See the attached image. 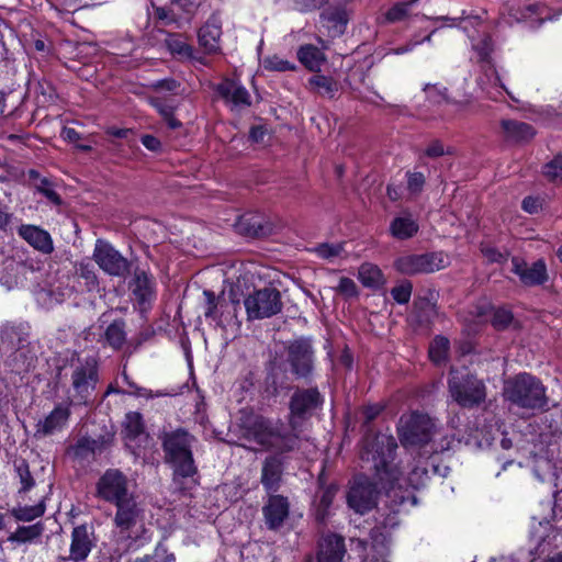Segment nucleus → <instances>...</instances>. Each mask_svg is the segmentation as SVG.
<instances>
[{
  "label": "nucleus",
  "mask_w": 562,
  "mask_h": 562,
  "mask_svg": "<svg viewBox=\"0 0 562 562\" xmlns=\"http://www.w3.org/2000/svg\"><path fill=\"white\" fill-rule=\"evenodd\" d=\"M513 321V314L510 311L506 308H497L495 310L492 318V324L497 329H503L507 327Z\"/></svg>",
  "instance_id": "4d7b16f0"
},
{
  "label": "nucleus",
  "mask_w": 562,
  "mask_h": 562,
  "mask_svg": "<svg viewBox=\"0 0 562 562\" xmlns=\"http://www.w3.org/2000/svg\"><path fill=\"white\" fill-rule=\"evenodd\" d=\"M262 510L267 526L277 529L289 516V502L281 495H271Z\"/></svg>",
  "instance_id": "393cba45"
},
{
  "label": "nucleus",
  "mask_w": 562,
  "mask_h": 562,
  "mask_svg": "<svg viewBox=\"0 0 562 562\" xmlns=\"http://www.w3.org/2000/svg\"><path fill=\"white\" fill-rule=\"evenodd\" d=\"M503 394L506 401L522 408L536 409L547 405L544 386L529 373H519L506 380Z\"/></svg>",
  "instance_id": "423d86ee"
},
{
  "label": "nucleus",
  "mask_w": 562,
  "mask_h": 562,
  "mask_svg": "<svg viewBox=\"0 0 562 562\" xmlns=\"http://www.w3.org/2000/svg\"><path fill=\"white\" fill-rule=\"evenodd\" d=\"M418 223L411 214H403L393 218L390 225L391 235L396 239H408L417 234Z\"/></svg>",
  "instance_id": "c756f323"
},
{
  "label": "nucleus",
  "mask_w": 562,
  "mask_h": 562,
  "mask_svg": "<svg viewBox=\"0 0 562 562\" xmlns=\"http://www.w3.org/2000/svg\"><path fill=\"white\" fill-rule=\"evenodd\" d=\"M95 447V440H91L89 438H81L80 440H78L77 445L74 448L75 454L83 456L86 452H94Z\"/></svg>",
  "instance_id": "0e129e2a"
},
{
  "label": "nucleus",
  "mask_w": 562,
  "mask_h": 562,
  "mask_svg": "<svg viewBox=\"0 0 562 562\" xmlns=\"http://www.w3.org/2000/svg\"><path fill=\"white\" fill-rule=\"evenodd\" d=\"M236 231L246 237L262 238L274 233V225L270 220L258 214H246L240 216L236 224Z\"/></svg>",
  "instance_id": "6ab92c4d"
},
{
  "label": "nucleus",
  "mask_w": 562,
  "mask_h": 562,
  "mask_svg": "<svg viewBox=\"0 0 562 562\" xmlns=\"http://www.w3.org/2000/svg\"><path fill=\"white\" fill-rule=\"evenodd\" d=\"M419 0H404L395 3L385 14L389 22H400L406 19L411 13L413 7Z\"/></svg>",
  "instance_id": "a19ab883"
},
{
  "label": "nucleus",
  "mask_w": 562,
  "mask_h": 562,
  "mask_svg": "<svg viewBox=\"0 0 562 562\" xmlns=\"http://www.w3.org/2000/svg\"><path fill=\"white\" fill-rule=\"evenodd\" d=\"M16 473L22 485L21 492H27L34 486V480L30 473L29 465L25 461H21L16 464Z\"/></svg>",
  "instance_id": "603ef678"
},
{
  "label": "nucleus",
  "mask_w": 562,
  "mask_h": 562,
  "mask_svg": "<svg viewBox=\"0 0 562 562\" xmlns=\"http://www.w3.org/2000/svg\"><path fill=\"white\" fill-rule=\"evenodd\" d=\"M346 243H322L308 250L317 258L323 259L330 263H336L341 259L347 258Z\"/></svg>",
  "instance_id": "7c9ffc66"
},
{
  "label": "nucleus",
  "mask_w": 562,
  "mask_h": 562,
  "mask_svg": "<svg viewBox=\"0 0 562 562\" xmlns=\"http://www.w3.org/2000/svg\"><path fill=\"white\" fill-rule=\"evenodd\" d=\"M391 294L397 303H407L412 294L411 283H400L397 286L392 289Z\"/></svg>",
  "instance_id": "bf43d9fd"
},
{
  "label": "nucleus",
  "mask_w": 562,
  "mask_h": 562,
  "mask_svg": "<svg viewBox=\"0 0 562 562\" xmlns=\"http://www.w3.org/2000/svg\"><path fill=\"white\" fill-rule=\"evenodd\" d=\"M221 18L217 13H213L199 30V44L206 54H216L221 50Z\"/></svg>",
  "instance_id": "412c9836"
},
{
  "label": "nucleus",
  "mask_w": 562,
  "mask_h": 562,
  "mask_svg": "<svg viewBox=\"0 0 562 562\" xmlns=\"http://www.w3.org/2000/svg\"><path fill=\"white\" fill-rule=\"evenodd\" d=\"M407 190L416 195L422 192L425 184V176L422 172H407Z\"/></svg>",
  "instance_id": "6e6d98bb"
},
{
  "label": "nucleus",
  "mask_w": 562,
  "mask_h": 562,
  "mask_svg": "<svg viewBox=\"0 0 562 562\" xmlns=\"http://www.w3.org/2000/svg\"><path fill=\"white\" fill-rule=\"evenodd\" d=\"M36 190L42 193L48 201H50L55 205L61 204V199L59 194L55 191L52 182L46 179H40V182L36 184Z\"/></svg>",
  "instance_id": "8fccbe9b"
},
{
  "label": "nucleus",
  "mask_w": 562,
  "mask_h": 562,
  "mask_svg": "<svg viewBox=\"0 0 562 562\" xmlns=\"http://www.w3.org/2000/svg\"><path fill=\"white\" fill-rule=\"evenodd\" d=\"M45 512V505L43 502L34 506H23L14 510L16 519L22 521H31L37 517H41Z\"/></svg>",
  "instance_id": "de8ad7c7"
},
{
  "label": "nucleus",
  "mask_w": 562,
  "mask_h": 562,
  "mask_svg": "<svg viewBox=\"0 0 562 562\" xmlns=\"http://www.w3.org/2000/svg\"><path fill=\"white\" fill-rule=\"evenodd\" d=\"M203 295L206 299L207 307L204 312L205 317H212L215 318V312H216V296L213 292L204 290Z\"/></svg>",
  "instance_id": "338daca9"
},
{
  "label": "nucleus",
  "mask_w": 562,
  "mask_h": 562,
  "mask_svg": "<svg viewBox=\"0 0 562 562\" xmlns=\"http://www.w3.org/2000/svg\"><path fill=\"white\" fill-rule=\"evenodd\" d=\"M501 130L504 139L513 144L528 142L536 134L530 124L510 119H504L501 121Z\"/></svg>",
  "instance_id": "a878e982"
},
{
  "label": "nucleus",
  "mask_w": 562,
  "mask_h": 562,
  "mask_svg": "<svg viewBox=\"0 0 562 562\" xmlns=\"http://www.w3.org/2000/svg\"><path fill=\"white\" fill-rule=\"evenodd\" d=\"M98 496L102 499L117 504L133 495L127 490L126 476L116 469H110L100 477L97 484Z\"/></svg>",
  "instance_id": "ddd939ff"
},
{
  "label": "nucleus",
  "mask_w": 562,
  "mask_h": 562,
  "mask_svg": "<svg viewBox=\"0 0 562 562\" xmlns=\"http://www.w3.org/2000/svg\"><path fill=\"white\" fill-rule=\"evenodd\" d=\"M288 360L295 374L306 376L313 367V351L307 340H296L289 346Z\"/></svg>",
  "instance_id": "a211bd4d"
},
{
  "label": "nucleus",
  "mask_w": 562,
  "mask_h": 562,
  "mask_svg": "<svg viewBox=\"0 0 562 562\" xmlns=\"http://www.w3.org/2000/svg\"><path fill=\"white\" fill-rule=\"evenodd\" d=\"M124 436L130 442L135 441L136 446H140L147 441L148 436L144 432L142 415L136 412H130L125 416Z\"/></svg>",
  "instance_id": "2f4dec72"
},
{
  "label": "nucleus",
  "mask_w": 562,
  "mask_h": 562,
  "mask_svg": "<svg viewBox=\"0 0 562 562\" xmlns=\"http://www.w3.org/2000/svg\"><path fill=\"white\" fill-rule=\"evenodd\" d=\"M512 271L522 281H546L548 278L543 259H538L529 266L524 259L514 257L512 259Z\"/></svg>",
  "instance_id": "bb28decb"
},
{
  "label": "nucleus",
  "mask_w": 562,
  "mask_h": 562,
  "mask_svg": "<svg viewBox=\"0 0 562 562\" xmlns=\"http://www.w3.org/2000/svg\"><path fill=\"white\" fill-rule=\"evenodd\" d=\"M69 416L70 409L68 405H56L50 413L37 420L34 436L36 438H45L61 431L67 425Z\"/></svg>",
  "instance_id": "f3484780"
},
{
  "label": "nucleus",
  "mask_w": 562,
  "mask_h": 562,
  "mask_svg": "<svg viewBox=\"0 0 562 562\" xmlns=\"http://www.w3.org/2000/svg\"><path fill=\"white\" fill-rule=\"evenodd\" d=\"M484 77L486 78L487 80V83L493 87V88H496V87H499L501 89H504L507 94L512 98V100L514 101H518L516 98H514L512 95V93L506 89L505 85L503 83V77L502 75L497 71V69L493 66H487V68L485 69V75Z\"/></svg>",
  "instance_id": "5fc2aeb1"
},
{
  "label": "nucleus",
  "mask_w": 562,
  "mask_h": 562,
  "mask_svg": "<svg viewBox=\"0 0 562 562\" xmlns=\"http://www.w3.org/2000/svg\"><path fill=\"white\" fill-rule=\"evenodd\" d=\"M448 153L449 151L445 149L443 144L439 140L431 142L425 150V155L430 158L441 157Z\"/></svg>",
  "instance_id": "69168bd1"
},
{
  "label": "nucleus",
  "mask_w": 562,
  "mask_h": 562,
  "mask_svg": "<svg viewBox=\"0 0 562 562\" xmlns=\"http://www.w3.org/2000/svg\"><path fill=\"white\" fill-rule=\"evenodd\" d=\"M18 233L30 246L42 254L53 252L54 244L48 232L35 225H21Z\"/></svg>",
  "instance_id": "5701e85b"
},
{
  "label": "nucleus",
  "mask_w": 562,
  "mask_h": 562,
  "mask_svg": "<svg viewBox=\"0 0 562 562\" xmlns=\"http://www.w3.org/2000/svg\"><path fill=\"white\" fill-rule=\"evenodd\" d=\"M134 301L139 305L142 310L146 308L154 297L153 283H134L132 290Z\"/></svg>",
  "instance_id": "c03bdc74"
},
{
  "label": "nucleus",
  "mask_w": 562,
  "mask_h": 562,
  "mask_svg": "<svg viewBox=\"0 0 562 562\" xmlns=\"http://www.w3.org/2000/svg\"><path fill=\"white\" fill-rule=\"evenodd\" d=\"M449 259L442 252H429L423 255H407L398 258L394 266L403 274L431 273L443 269Z\"/></svg>",
  "instance_id": "9b49d317"
},
{
  "label": "nucleus",
  "mask_w": 562,
  "mask_h": 562,
  "mask_svg": "<svg viewBox=\"0 0 562 562\" xmlns=\"http://www.w3.org/2000/svg\"><path fill=\"white\" fill-rule=\"evenodd\" d=\"M348 15L342 7L329 5L321 14V23L330 36L336 37L345 32Z\"/></svg>",
  "instance_id": "cd10ccee"
},
{
  "label": "nucleus",
  "mask_w": 562,
  "mask_h": 562,
  "mask_svg": "<svg viewBox=\"0 0 562 562\" xmlns=\"http://www.w3.org/2000/svg\"><path fill=\"white\" fill-rule=\"evenodd\" d=\"M398 515L396 510H392L371 532L372 548L376 551L378 558H367L363 562H389L386 560L387 544L390 542V531L398 526Z\"/></svg>",
  "instance_id": "dca6fc26"
},
{
  "label": "nucleus",
  "mask_w": 562,
  "mask_h": 562,
  "mask_svg": "<svg viewBox=\"0 0 562 562\" xmlns=\"http://www.w3.org/2000/svg\"><path fill=\"white\" fill-rule=\"evenodd\" d=\"M166 47L178 59H194V49L180 34H168Z\"/></svg>",
  "instance_id": "f704fd0d"
},
{
  "label": "nucleus",
  "mask_w": 562,
  "mask_h": 562,
  "mask_svg": "<svg viewBox=\"0 0 562 562\" xmlns=\"http://www.w3.org/2000/svg\"><path fill=\"white\" fill-rule=\"evenodd\" d=\"M307 87L311 91L328 98H333L338 90V83L335 79L321 74L313 75L307 81Z\"/></svg>",
  "instance_id": "c9c22d12"
},
{
  "label": "nucleus",
  "mask_w": 562,
  "mask_h": 562,
  "mask_svg": "<svg viewBox=\"0 0 562 562\" xmlns=\"http://www.w3.org/2000/svg\"><path fill=\"white\" fill-rule=\"evenodd\" d=\"M532 470L536 477L541 482L550 481L554 475L553 464L547 458H536Z\"/></svg>",
  "instance_id": "49530a36"
},
{
  "label": "nucleus",
  "mask_w": 562,
  "mask_h": 562,
  "mask_svg": "<svg viewBox=\"0 0 562 562\" xmlns=\"http://www.w3.org/2000/svg\"><path fill=\"white\" fill-rule=\"evenodd\" d=\"M396 448L397 443L392 434H368L362 440L360 459L374 470L380 484L386 490L387 497L400 498V504H403L412 498L408 487L417 490L426 484L429 476L424 463L425 456L429 454L430 450H424L416 464L404 476L403 471L394 463Z\"/></svg>",
  "instance_id": "f257e3e1"
},
{
  "label": "nucleus",
  "mask_w": 562,
  "mask_h": 562,
  "mask_svg": "<svg viewBox=\"0 0 562 562\" xmlns=\"http://www.w3.org/2000/svg\"><path fill=\"white\" fill-rule=\"evenodd\" d=\"M336 492L337 488L334 485H330L323 491L316 508V519L318 521L324 522L327 518L329 514L328 510L336 495Z\"/></svg>",
  "instance_id": "79ce46f5"
},
{
  "label": "nucleus",
  "mask_w": 562,
  "mask_h": 562,
  "mask_svg": "<svg viewBox=\"0 0 562 562\" xmlns=\"http://www.w3.org/2000/svg\"><path fill=\"white\" fill-rule=\"evenodd\" d=\"M375 485L368 477L358 476L350 486L347 502L350 508L362 515L375 505Z\"/></svg>",
  "instance_id": "2eb2a0df"
},
{
  "label": "nucleus",
  "mask_w": 562,
  "mask_h": 562,
  "mask_svg": "<svg viewBox=\"0 0 562 562\" xmlns=\"http://www.w3.org/2000/svg\"><path fill=\"white\" fill-rule=\"evenodd\" d=\"M427 98L434 103H441L447 100L446 89H439L436 86H426L425 88Z\"/></svg>",
  "instance_id": "e2e57ef3"
},
{
  "label": "nucleus",
  "mask_w": 562,
  "mask_h": 562,
  "mask_svg": "<svg viewBox=\"0 0 562 562\" xmlns=\"http://www.w3.org/2000/svg\"><path fill=\"white\" fill-rule=\"evenodd\" d=\"M434 424L429 416L419 413L403 415L398 423V436L405 449L413 453L426 449L432 437Z\"/></svg>",
  "instance_id": "6e6552de"
},
{
  "label": "nucleus",
  "mask_w": 562,
  "mask_h": 562,
  "mask_svg": "<svg viewBox=\"0 0 562 562\" xmlns=\"http://www.w3.org/2000/svg\"><path fill=\"white\" fill-rule=\"evenodd\" d=\"M546 515H533L531 517L529 540L532 546L531 553L535 555H542L550 552L551 549L559 547V540H562V535L552 525L555 519V513L550 502L541 503Z\"/></svg>",
  "instance_id": "0eeeda50"
},
{
  "label": "nucleus",
  "mask_w": 562,
  "mask_h": 562,
  "mask_svg": "<svg viewBox=\"0 0 562 562\" xmlns=\"http://www.w3.org/2000/svg\"><path fill=\"white\" fill-rule=\"evenodd\" d=\"M130 562H176V557L168 551L162 542H159L151 554L136 558Z\"/></svg>",
  "instance_id": "37998d69"
},
{
  "label": "nucleus",
  "mask_w": 562,
  "mask_h": 562,
  "mask_svg": "<svg viewBox=\"0 0 562 562\" xmlns=\"http://www.w3.org/2000/svg\"><path fill=\"white\" fill-rule=\"evenodd\" d=\"M124 327L125 325L123 321H115L106 327L104 331V339L113 349H120L124 345L126 340Z\"/></svg>",
  "instance_id": "4c0bfd02"
},
{
  "label": "nucleus",
  "mask_w": 562,
  "mask_h": 562,
  "mask_svg": "<svg viewBox=\"0 0 562 562\" xmlns=\"http://www.w3.org/2000/svg\"><path fill=\"white\" fill-rule=\"evenodd\" d=\"M382 271L373 263L366 262L359 268V281H380Z\"/></svg>",
  "instance_id": "3c124183"
},
{
  "label": "nucleus",
  "mask_w": 562,
  "mask_h": 562,
  "mask_svg": "<svg viewBox=\"0 0 562 562\" xmlns=\"http://www.w3.org/2000/svg\"><path fill=\"white\" fill-rule=\"evenodd\" d=\"M150 105L161 115L162 119L175 114L176 105L160 98H151Z\"/></svg>",
  "instance_id": "13d9d810"
},
{
  "label": "nucleus",
  "mask_w": 562,
  "mask_h": 562,
  "mask_svg": "<svg viewBox=\"0 0 562 562\" xmlns=\"http://www.w3.org/2000/svg\"><path fill=\"white\" fill-rule=\"evenodd\" d=\"M32 292L37 304L48 310L70 295L71 289L63 283H36Z\"/></svg>",
  "instance_id": "4be33fe9"
},
{
  "label": "nucleus",
  "mask_w": 562,
  "mask_h": 562,
  "mask_svg": "<svg viewBox=\"0 0 562 562\" xmlns=\"http://www.w3.org/2000/svg\"><path fill=\"white\" fill-rule=\"evenodd\" d=\"M483 256L491 262H505L509 256L507 251H499L498 249L490 246L482 248Z\"/></svg>",
  "instance_id": "052dcab7"
},
{
  "label": "nucleus",
  "mask_w": 562,
  "mask_h": 562,
  "mask_svg": "<svg viewBox=\"0 0 562 562\" xmlns=\"http://www.w3.org/2000/svg\"><path fill=\"white\" fill-rule=\"evenodd\" d=\"M299 60L311 71L318 72L325 63V55L316 46L306 44L297 50Z\"/></svg>",
  "instance_id": "72a5a7b5"
},
{
  "label": "nucleus",
  "mask_w": 562,
  "mask_h": 562,
  "mask_svg": "<svg viewBox=\"0 0 562 562\" xmlns=\"http://www.w3.org/2000/svg\"><path fill=\"white\" fill-rule=\"evenodd\" d=\"M121 378L128 385V390H124L123 393L133 394V395L138 396V397H149V396H151L149 390L144 389V387H139L134 382H132L125 371H123Z\"/></svg>",
  "instance_id": "680f3d73"
},
{
  "label": "nucleus",
  "mask_w": 562,
  "mask_h": 562,
  "mask_svg": "<svg viewBox=\"0 0 562 562\" xmlns=\"http://www.w3.org/2000/svg\"><path fill=\"white\" fill-rule=\"evenodd\" d=\"M323 404L316 389L297 390L290 402V434L280 430V423L261 415L250 414L243 419L245 438L262 450L285 452L296 447L302 423Z\"/></svg>",
  "instance_id": "f03ea898"
},
{
  "label": "nucleus",
  "mask_w": 562,
  "mask_h": 562,
  "mask_svg": "<svg viewBox=\"0 0 562 562\" xmlns=\"http://www.w3.org/2000/svg\"><path fill=\"white\" fill-rule=\"evenodd\" d=\"M92 259L108 276L126 279L132 273L133 281H150L154 278L148 270L140 268L133 259L124 257L110 241L97 239Z\"/></svg>",
  "instance_id": "39448f33"
},
{
  "label": "nucleus",
  "mask_w": 562,
  "mask_h": 562,
  "mask_svg": "<svg viewBox=\"0 0 562 562\" xmlns=\"http://www.w3.org/2000/svg\"><path fill=\"white\" fill-rule=\"evenodd\" d=\"M239 276L236 281H280L281 272L274 269L266 268L255 262L240 263Z\"/></svg>",
  "instance_id": "c85d7f7f"
},
{
  "label": "nucleus",
  "mask_w": 562,
  "mask_h": 562,
  "mask_svg": "<svg viewBox=\"0 0 562 562\" xmlns=\"http://www.w3.org/2000/svg\"><path fill=\"white\" fill-rule=\"evenodd\" d=\"M472 48L476 53L479 61H488L493 50L491 37L487 34H482L477 38H472Z\"/></svg>",
  "instance_id": "a18cd8bd"
},
{
  "label": "nucleus",
  "mask_w": 562,
  "mask_h": 562,
  "mask_svg": "<svg viewBox=\"0 0 562 562\" xmlns=\"http://www.w3.org/2000/svg\"><path fill=\"white\" fill-rule=\"evenodd\" d=\"M263 67L272 71H286L293 70L295 68L294 65H292L290 61L279 56H270L265 58Z\"/></svg>",
  "instance_id": "864d4df0"
},
{
  "label": "nucleus",
  "mask_w": 562,
  "mask_h": 562,
  "mask_svg": "<svg viewBox=\"0 0 562 562\" xmlns=\"http://www.w3.org/2000/svg\"><path fill=\"white\" fill-rule=\"evenodd\" d=\"M98 382V369L94 360L79 362L72 370L71 386L76 393L75 401L78 404H86Z\"/></svg>",
  "instance_id": "f8f14e48"
},
{
  "label": "nucleus",
  "mask_w": 562,
  "mask_h": 562,
  "mask_svg": "<svg viewBox=\"0 0 562 562\" xmlns=\"http://www.w3.org/2000/svg\"><path fill=\"white\" fill-rule=\"evenodd\" d=\"M449 351V340L445 337H436L429 346V358L430 360L440 366L446 362Z\"/></svg>",
  "instance_id": "ea45409f"
},
{
  "label": "nucleus",
  "mask_w": 562,
  "mask_h": 562,
  "mask_svg": "<svg viewBox=\"0 0 562 562\" xmlns=\"http://www.w3.org/2000/svg\"><path fill=\"white\" fill-rule=\"evenodd\" d=\"M43 532L41 524H34L31 526H20L14 532H12L8 540L15 543H26L38 538Z\"/></svg>",
  "instance_id": "58836bf2"
},
{
  "label": "nucleus",
  "mask_w": 562,
  "mask_h": 562,
  "mask_svg": "<svg viewBox=\"0 0 562 562\" xmlns=\"http://www.w3.org/2000/svg\"><path fill=\"white\" fill-rule=\"evenodd\" d=\"M218 94L234 111H241L251 104L250 94L239 82L225 79L217 86Z\"/></svg>",
  "instance_id": "aec40b11"
},
{
  "label": "nucleus",
  "mask_w": 562,
  "mask_h": 562,
  "mask_svg": "<svg viewBox=\"0 0 562 562\" xmlns=\"http://www.w3.org/2000/svg\"><path fill=\"white\" fill-rule=\"evenodd\" d=\"M448 389L451 397L460 406H479L486 398V387L482 380L469 372L450 370Z\"/></svg>",
  "instance_id": "1a4fd4ad"
},
{
  "label": "nucleus",
  "mask_w": 562,
  "mask_h": 562,
  "mask_svg": "<svg viewBox=\"0 0 562 562\" xmlns=\"http://www.w3.org/2000/svg\"><path fill=\"white\" fill-rule=\"evenodd\" d=\"M77 273L80 278L90 280L94 278V268L88 261H81L77 267Z\"/></svg>",
  "instance_id": "774afa93"
},
{
  "label": "nucleus",
  "mask_w": 562,
  "mask_h": 562,
  "mask_svg": "<svg viewBox=\"0 0 562 562\" xmlns=\"http://www.w3.org/2000/svg\"><path fill=\"white\" fill-rule=\"evenodd\" d=\"M115 537L124 551H136L150 541L144 527V514L134 496L115 504Z\"/></svg>",
  "instance_id": "20e7f679"
},
{
  "label": "nucleus",
  "mask_w": 562,
  "mask_h": 562,
  "mask_svg": "<svg viewBox=\"0 0 562 562\" xmlns=\"http://www.w3.org/2000/svg\"><path fill=\"white\" fill-rule=\"evenodd\" d=\"M192 443L193 437L182 429L166 434L164 437L166 459L173 469V483L180 490H188L190 485L196 484Z\"/></svg>",
  "instance_id": "7ed1b4c3"
},
{
  "label": "nucleus",
  "mask_w": 562,
  "mask_h": 562,
  "mask_svg": "<svg viewBox=\"0 0 562 562\" xmlns=\"http://www.w3.org/2000/svg\"><path fill=\"white\" fill-rule=\"evenodd\" d=\"M281 462L272 457L268 458L262 468L261 483L268 492L277 491L281 480Z\"/></svg>",
  "instance_id": "473e14b6"
},
{
  "label": "nucleus",
  "mask_w": 562,
  "mask_h": 562,
  "mask_svg": "<svg viewBox=\"0 0 562 562\" xmlns=\"http://www.w3.org/2000/svg\"><path fill=\"white\" fill-rule=\"evenodd\" d=\"M97 544L92 526L83 524L74 527L70 536L69 554L63 562H83Z\"/></svg>",
  "instance_id": "4468645a"
},
{
  "label": "nucleus",
  "mask_w": 562,
  "mask_h": 562,
  "mask_svg": "<svg viewBox=\"0 0 562 562\" xmlns=\"http://www.w3.org/2000/svg\"><path fill=\"white\" fill-rule=\"evenodd\" d=\"M543 175L551 181H562V155L555 156L544 165Z\"/></svg>",
  "instance_id": "09e8293b"
},
{
  "label": "nucleus",
  "mask_w": 562,
  "mask_h": 562,
  "mask_svg": "<svg viewBox=\"0 0 562 562\" xmlns=\"http://www.w3.org/2000/svg\"><path fill=\"white\" fill-rule=\"evenodd\" d=\"M346 553L344 538L327 535L318 544L317 562H341Z\"/></svg>",
  "instance_id": "b1692460"
},
{
  "label": "nucleus",
  "mask_w": 562,
  "mask_h": 562,
  "mask_svg": "<svg viewBox=\"0 0 562 562\" xmlns=\"http://www.w3.org/2000/svg\"><path fill=\"white\" fill-rule=\"evenodd\" d=\"M244 305L248 319L268 318L281 312V294L272 286H265L249 293L244 300Z\"/></svg>",
  "instance_id": "9d476101"
},
{
  "label": "nucleus",
  "mask_w": 562,
  "mask_h": 562,
  "mask_svg": "<svg viewBox=\"0 0 562 562\" xmlns=\"http://www.w3.org/2000/svg\"><path fill=\"white\" fill-rule=\"evenodd\" d=\"M547 8L539 3L525 5L515 15L517 21L529 22L531 26L540 25L543 21L549 19L546 14Z\"/></svg>",
  "instance_id": "e433bc0d"
}]
</instances>
